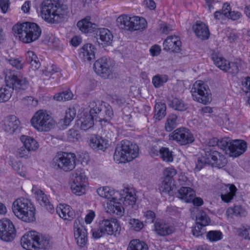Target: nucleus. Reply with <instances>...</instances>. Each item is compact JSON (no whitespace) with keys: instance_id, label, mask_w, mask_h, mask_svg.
Segmentation results:
<instances>
[{"instance_id":"774afa93","label":"nucleus","mask_w":250,"mask_h":250,"mask_svg":"<svg viewBox=\"0 0 250 250\" xmlns=\"http://www.w3.org/2000/svg\"><path fill=\"white\" fill-rule=\"evenodd\" d=\"M30 151L22 146L19 148L17 151V155L20 158L27 159L30 157Z\"/></svg>"},{"instance_id":"7c9ffc66","label":"nucleus","mask_w":250,"mask_h":250,"mask_svg":"<svg viewBox=\"0 0 250 250\" xmlns=\"http://www.w3.org/2000/svg\"><path fill=\"white\" fill-rule=\"evenodd\" d=\"M77 26L82 32L88 33L94 32L97 25L90 21L89 19L85 18L78 21Z\"/></svg>"},{"instance_id":"ddd939ff","label":"nucleus","mask_w":250,"mask_h":250,"mask_svg":"<svg viewBox=\"0 0 250 250\" xmlns=\"http://www.w3.org/2000/svg\"><path fill=\"white\" fill-rule=\"evenodd\" d=\"M16 236V229L11 220L5 218L0 221V237L1 240L9 242Z\"/></svg>"},{"instance_id":"9b49d317","label":"nucleus","mask_w":250,"mask_h":250,"mask_svg":"<svg viewBox=\"0 0 250 250\" xmlns=\"http://www.w3.org/2000/svg\"><path fill=\"white\" fill-rule=\"evenodd\" d=\"M5 80L7 85L11 86L12 88L25 90L29 86L27 79L13 70H7L5 72Z\"/></svg>"},{"instance_id":"473e14b6","label":"nucleus","mask_w":250,"mask_h":250,"mask_svg":"<svg viewBox=\"0 0 250 250\" xmlns=\"http://www.w3.org/2000/svg\"><path fill=\"white\" fill-rule=\"evenodd\" d=\"M168 105L175 110L184 111L188 109V104L182 99L177 97L169 99Z\"/></svg>"},{"instance_id":"f257e3e1","label":"nucleus","mask_w":250,"mask_h":250,"mask_svg":"<svg viewBox=\"0 0 250 250\" xmlns=\"http://www.w3.org/2000/svg\"><path fill=\"white\" fill-rule=\"evenodd\" d=\"M67 13L68 8L66 5L60 4L54 0H45L41 5V16L49 23L62 22Z\"/></svg>"},{"instance_id":"5fc2aeb1","label":"nucleus","mask_w":250,"mask_h":250,"mask_svg":"<svg viewBox=\"0 0 250 250\" xmlns=\"http://www.w3.org/2000/svg\"><path fill=\"white\" fill-rule=\"evenodd\" d=\"M7 62L17 69H21L23 68L24 63L22 58L10 57L6 59Z\"/></svg>"},{"instance_id":"39448f33","label":"nucleus","mask_w":250,"mask_h":250,"mask_svg":"<svg viewBox=\"0 0 250 250\" xmlns=\"http://www.w3.org/2000/svg\"><path fill=\"white\" fill-rule=\"evenodd\" d=\"M120 222L116 218H109L100 220L98 227L92 229L93 237L96 239L105 235L117 236L120 233Z\"/></svg>"},{"instance_id":"dca6fc26","label":"nucleus","mask_w":250,"mask_h":250,"mask_svg":"<svg viewBox=\"0 0 250 250\" xmlns=\"http://www.w3.org/2000/svg\"><path fill=\"white\" fill-rule=\"evenodd\" d=\"M154 230L158 235L166 236L172 234L175 229L171 224L163 220H159L155 222Z\"/></svg>"},{"instance_id":"3c124183","label":"nucleus","mask_w":250,"mask_h":250,"mask_svg":"<svg viewBox=\"0 0 250 250\" xmlns=\"http://www.w3.org/2000/svg\"><path fill=\"white\" fill-rule=\"evenodd\" d=\"M168 80V77L166 74H158L154 76L152 79V82L154 86L158 88L167 83Z\"/></svg>"},{"instance_id":"4be33fe9","label":"nucleus","mask_w":250,"mask_h":250,"mask_svg":"<svg viewBox=\"0 0 250 250\" xmlns=\"http://www.w3.org/2000/svg\"><path fill=\"white\" fill-rule=\"evenodd\" d=\"M89 146L94 149L104 150L108 146V141L103 137L96 135H91L88 141Z\"/></svg>"},{"instance_id":"de8ad7c7","label":"nucleus","mask_w":250,"mask_h":250,"mask_svg":"<svg viewBox=\"0 0 250 250\" xmlns=\"http://www.w3.org/2000/svg\"><path fill=\"white\" fill-rule=\"evenodd\" d=\"M13 89L11 86L7 85L0 88V103L7 101L11 97Z\"/></svg>"},{"instance_id":"2f4dec72","label":"nucleus","mask_w":250,"mask_h":250,"mask_svg":"<svg viewBox=\"0 0 250 250\" xmlns=\"http://www.w3.org/2000/svg\"><path fill=\"white\" fill-rule=\"evenodd\" d=\"M42 74L53 79L58 80L62 77L60 69L55 65H50L42 70Z\"/></svg>"},{"instance_id":"0eeeda50","label":"nucleus","mask_w":250,"mask_h":250,"mask_svg":"<svg viewBox=\"0 0 250 250\" xmlns=\"http://www.w3.org/2000/svg\"><path fill=\"white\" fill-rule=\"evenodd\" d=\"M87 178L81 169H77L72 173L71 189L72 192L78 196L86 193L88 187Z\"/></svg>"},{"instance_id":"4468645a","label":"nucleus","mask_w":250,"mask_h":250,"mask_svg":"<svg viewBox=\"0 0 250 250\" xmlns=\"http://www.w3.org/2000/svg\"><path fill=\"white\" fill-rule=\"evenodd\" d=\"M104 208L107 213L119 217L123 216L125 213V209L122 204L116 198L108 200L105 204Z\"/></svg>"},{"instance_id":"cd10ccee","label":"nucleus","mask_w":250,"mask_h":250,"mask_svg":"<svg viewBox=\"0 0 250 250\" xmlns=\"http://www.w3.org/2000/svg\"><path fill=\"white\" fill-rule=\"evenodd\" d=\"M20 121L14 115L8 116L4 120L3 128L9 133H14L18 128Z\"/></svg>"},{"instance_id":"f8f14e48","label":"nucleus","mask_w":250,"mask_h":250,"mask_svg":"<svg viewBox=\"0 0 250 250\" xmlns=\"http://www.w3.org/2000/svg\"><path fill=\"white\" fill-rule=\"evenodd\" d=\"M113 64L110 59L103 57L99 58L94 63L95 72L102 77L108 78L112 74Z\"/></svg>"},{"instance_id":"c03bdc74","label":"nucleus","mask_w":250,"mask_h":250,"mask_svg":"<svg viewBox=\"0 0 250 250\" xmlns=\"http://www.w3.org/2000/svg\"><path fill=\"white\" fill-rule=\"evenodd\" d=\"M26 61L30 63L33 70L38 69L40 66V63L36 54L32 51H28L26 55Z\"/></svg>"},{"instance_id":"c85d7f7f","label":"nucleus","mask_w":250,"mask_h":250,"mask_svg":"<svg viewBox=\"0 0 250 250\" xmlns=\"http://www.w3.org/2000/svg\"><path fill=\"white\" fill-rule=\"evenodd\" d=\"M195 196V192L189 187H182L177 193V197L186 203H190Z\"/></svg>"},{"instance_id":"393cba45","label":"nucleus","mask_w":250,"mask_h":250,"mask_svg":"<svg viewBox=\"0 0 250 250\" xmlns=\"http://www.w3.org/2000/svg\"><path fill=\"white\" fill-rule=\"evenodd\" d=\"M79 56L84 61H89L95 58V47L90 43L83 46L79 50Z\"/></svg>"},{"instance_id":"2eb2a0df","label":"nucleus","mask_w":250,"mask_h":250,"mask_svg":"<svg viewBox=\"0 0 250 250\" xmlns=\"http://www.w3.org/2000/svg\"><path fill=\"white\" fill-rule=\"evenodd\" d=\"M37 232L30 231L25 233L21 238L22 247L27 250H37Z\"/></svg>"},{"instance_id":"6e6552de","label":"nucleus","mask_w":250,"mask_h":250,"mask_svg":"<svg viewBox=\"0 0 250 250\" xmlns=\"http://www.w3.org/2000/svg\"><path fill=\"white\" fill-rule=\"evenodd\" d=\"M191 93L193 99L198 103L206 104L211 100L209 87L202 81L198 80L194 83Z\"/></svg>"},{"instance_id":"864d4df0","label":"nucleus","mask_w":250,"mask_h":250,"mask_svg":"<svg viewBox=\"0 0 250 250\" xmlns=\"http://www.w3.org/2000/svg\"><path fill=\"white\" fill-rule=\"evenodd\" d=\"M89 107H90L89 114L94 118L96 117V115H98L102 110L101 105L100 102H92L90 103Z\"/></svg>"},{"instance_id":"49530a36","label":"nucleus","mask_w":250,"mask_h":250,"mask_svg":"<svg viewBox=\"0 0 250 250\" xmlns=\"http://www.w3.org/2000/svg\"><path fill=\"white\" fill-rule=\"evenodd\" d=\"M127 250H148L146 243L139 239H133L129 243Z\"/></svg>"},{"instance_id":"412c9836","label":"nucleus","mask_w":250,"mask_h":250,"mask_svg":"<svg viewBox=\"0 0 250 250\" xmlns=\"http://www.w3.org/2000/svg\"><path fill=\"white\" fill-rule=\"evenodd\" d=\"M32 192L38 202L42 206L48 207L49 209L53 208L50 204L48 196L36 186H33Z\"/></svg>"},{"instance_id":"a211bd4d","label":"nucleus","mask_w":250,"mask_h":250,"mask_svg":"<svg viewBox=\"0 0 250 250\" xmlns=\"http://www.w3.org/2000/svg\"><path fill=\"white\" fill-rule=\"evenodd\" d=\"M96 36L99 44L104 46H109L112 43L113 35L107 28H99L97 31Z\"/></svg>"},{"instance_id":"8fccbe9b","label":"nucleus","mask_w":250,"mask_h":250,"mask_svg":"<svg viewBox=\"0 0 250 250\" xmlns=\"http://www.w3.org/2000/svg\"><path fill=\"white\" fill-rule=\"evenodd\" d=\"M218 152V151L212 149L206 148L205 151V154L203 156L204 162L207 163V164L212 166L214 159L216 158V157L218 156L216 154H215V153Z\"/></svg>"},{"instance_id":"6e6d98bb","label":"nucleus","mask_w":250,"mask_h":250,"mask_svg":"<svg viewBox=\"0 0 250 250\" xmlns=\"http://www.w3.org/2000/svg\"><path fill=\"white\" fill-rule=\"evenodd\" d=\"M217 156L216 158L214 159L212 167H216L219 168L223 167L227 164V160L225 155L220 152L215 153Z\"/></svg>"},{"instance_id":"ea45409f","label":"nucleus","mask_w":250,"mask_h":250,"mask_svg":"<svg viewBox=\"0 0 250 250\" xmlns=\"http://www.w3.org/2000/svg\"><path fill=\"white\" fill-rule=\"evenodd\" d=\"M132 20L131 30L144 29L147 26L146 21L143 17L133 16Z\"/></svg>"},{"instance_id":"69168bd1","label":"nucleus","mask_w":250,"mask_h":250,"mask_svg":"<svg viewBox=\"0 0 250 250\" xmlns=\"http://www.w3.org/2000/svg\"><path fill=\"white\" fill-rule=\"evenodd\" d=\"M81 135L78 131L74 128L69 130L67 133V139L69 141L74 142L79 139Z\"/></svg>"},{"instance_id":"f3484780","label":"nucleus","mask_w":250,"mask_h":250,"mask_svg":"<svg viewBox=\"0 0 250 250\" xmlns=\"http://www.w3.org/2000/svg\"><path fill=\"white\" fill-rule=\"evenodd\" d=\"M182 43L180 38L177 36H168L163 42L164 49L174 53H178L181 49Z\"/></svg>"},{"instance_id":"0e129e2a","label":"nucleus","mask_w":250,"mask_h":250,"mask_svg":"<svg viewBox=\"0 0 250 250\" xmlns=\"http://www.w3.org/2000/svg\"><path fill=\"white\" fill-rule=\"evenodd\" d=\"M219 111L220 112L218 114V117L220 121H218L219 123L226 125H229L232 122L230 120L229 115L222 109H219Z\"/></svg>"},{"instance_id":"e2e57ef3","label":"nucleus","mask_w":250,"mask_h":250,"mask_svg":"<svg viewBox=\"0 0 250 250\" xmlns=\"http://www.w3.org/2000/svg\"><path fill=\"white\" fill-rule=\"evenodd\" d=\"M238 235L245 239L250 240V226H244L237 230Z\"/></svg>"},{"instance_id":"603ef678","label":"nucleus","mask_w":250,"mask_h":250,"mask_svg":"<svg viewBox=\"0 0 250 250\" xmlns=\"http://www.w3.org/2000/svg\"><path fill=\"white\" fill-rule=\"evenodd\" d=\"M210 222V218L207 213L203 210H200L196 215V223L205 227L208 225Z\"/></svg>"},{"instance_id":"e433bc0d","label":"nucleus","mask_w":250,"mask_h":250,"mask_svg":"<svg viewBox=\"0 0 250 250\" xmlns=\"http://www.w3.org/2000/svg\"><path fill=\"white\" fill-rule=\"evenodd\" d=\"M76 114V110L74 108H69L66 110L64 118L60 121L59 124L61 125L63 128L67 127L73 120Z\"/></svg>"},{"instance_id":"37998d69","label":"nucleus","mask_w":250,"mask_h":250,"mask_svg":"<svg viewBox=\"0 0 250 250\" xmlns=\"http://www.w3.org/2000/svg\"><path fill=\"white\" fill-rule=\"evenodd\" d=\"M50 237L45 235H40L37 232V250L40 249H47L50 247Z\"/></svg>"},{"instance_id":"a19ab883","label":"nucleus","mask_w":250,"mask_h":250,"mask_svg":"<svg viewBox=\"0 0 250 250\" xmlns=\"http://www.w3.org/2000/svg\"><path fill=\"white\" fill-rule=\"evenodd\" d=\"M154 153L159 154L160 158L165 162H172L173 161L172 152L167 147H162L159 149H156Z\"/></svg>"},{"instance_id":"6ab92c4d","label":"nucleus","mask_w":250,"mask_h":250,"mask_svg":"<svg viewBox=\"0 0 250 250\" xmlns=\"http://www.w3.org/2000/svg\"><path fill=\"white\" fill-rule=\"evenodd\" d=\"M247 147V143L242 140H233L229 147V154L236 157L244 153Z\"/></svg>"},{"instance_id":"13d9d810","label":"nucleus","mask_w":250,"mask_h":250,"mask_svg":"<svg viewBox=\"0 0 250 250\" xmlns=\"http://www.w3.org/2000/svg\"><path fill=\"white\" fill-rule=\"evenodd\" d=\"M207 238L210 242H216L223 238V234L219 230H210L207 234Z\"/></svg>"},{"instance_id":"c756f323","label":"nucleus","mask_w":250,"mask_h":250,"mask_svg":"<svg viewBox=\"0 0 250 250\" xmlns=\"http://www.w3.org/2000/svg\"><path fill=\"white\" fill-rule=\"evenodd\" d=\"M9 165L20 176L25 178L29 177V171L26 167L22 165L21 161L12 159Z\"/></svg>"},{"instance_id":"79ce46f5","label":"nucleus","mask_w":250,"mask_h":250,"mask_svg":"<svg viewBox=\"0 0 250 250\" xmlns=\"http://www.w3.org/2000/svg\"><path fill=\"white\" fill-rule=\"evenodd\" d=\"M178 124V116L175 114H169L167 119L165 125L166 131L170 132L173 130Z\"/></svg>"},{"instance_id":"4c0bfd02","label":"nucleus","mask_w":250,"mask_h":250,"mask_svg":"<svg viewBox=\"0 0 250 250\" xmlns=\"http://www.w3.org/2000/svg\"><path fill=\"white\" fill-rule=\"evenodd\" d=\"M132 17L126 15H122L117 19L118 26L122 29L131 30Z\"/></svg>"},{"instance_id":"bf43d9fd","label":"nucleus","mask_w":250,"mask_h":250,"mask_svg":"<svg viewBox=\"0 0 250 250\" xmlns=\"http://www.w3.org/2000/svg\"><path fill=\"white\" fill-rule=\"evenodd\" d=\"M163 179L174 181L173 177L176 175L177 170L173 167H168L165 168L163 172Z\"/></svg>"},{"instance_id":"423d86ee","label":"nucleus","mask_w":250,"mask_h":250,"mask_svg":"<svg viewBox=\"0 0 250 250\" xmlns=\"http://www.w3.org/2000/svg\"><path fill=\"white\" fill-rule=\"evenodd\" d=\"M30 123L39 132H48L56 125V122L49 112L42 109L34 114L30 120Z\"/></svg>"},{"instance_id":"a878e982","label":"nucleus","mask_w":250,"mask_h":250,"mask_svg":"<svg viewBox=\"0 0 250 250\" xmlns=\"http://www.w3.org/2000/svg\"><path fill=\"white\" fill-rule=\"evenodd\" d=\"M193 30L199 38L206 40L209 38V31L208 26L202 22H196V24L193 26Z\"/></svg>"},{"instance_id":"4d7b16f0","label":"nucleus","mask_w":250,"mask_h":250,"mask_svg":"<svg viewBox=\"0 0 250 250\" xmlns=\"http://www.w3.org/2000/svg\"><path fill=\"white\" fill-rule=\"evenodd\" d=\"M244 210L239 206L229 208L226 211V214L228 217H232L233 216L243 215Z\"/></svg>"},{"instance_id":"5701e85b","label":"nucleus","mask_w":250,"mask_h":250,"mask_svg":"<svg viewBox=\"0 0 250 250\" xmlns=\"http://www.w3.org/2000/svg\"><path fill=\"white\" fill-rule=\"evenodd\" d=\"M56 211L59 216L64 220H71L75 216L74 210L66 204H60L56 208Z\"/></svg>"},{"instance_id":"bb28decb","label":"nucleus","mask_w":250,"mask_h":250,"mask_svg":"<svg viewBox=\"0 0 250 250\" xmlns=\"http://www.w3.org/2000/svg\"><path fill=\"white\" fill-rule=\"evenodd\" d=\"M221 197L225 202H230L235 195L237 188L233 185H223Z\"/></svg>"},{"instance_id":"b1692460","label":"nucleus","mask_w":250,"mask_h":250,"mask_svg":"<svg viewBox=\"0 0 250 250\" xmlns=\"http://www.w3.org/2000/svg\"><path fill=\"white\" fill-rule=\"evenodd\" d=\"M74 234L77 244L81 247L85 246L87 241L86 230L82 225H74Z\"/></svg>"},{"instance_id":"f704fd0d","label":"nucleus","mask_w":250,"mask_h":250,"mask_svg":"<svg viewBox=\"0 0 250 250\" xmlns=\"http://www.w3.org/2000/svg\"><path fill=\"white\" fill-rule=\"evenodd\" d=\"M20 140L24 147L30 152L36 151L39 147L38 142L32 137L22 135L20 137Z\"/></svg>"},{"instance_id":"72a5a7b5","label":"nucleus","mask_w":250,"mask_h":250,"mask_svg":"<svg viewBox=\"0 0 250 250\" xmlns=\"http://www.w3.org/2000/svg\"><path fill=\"white\" fill-rule=\"evenodd\" d=\"M94 119L91 115H83L77 121V125L82 130H86L94 125Z\"/></svg>"},{"instance_id":"338daca9","label":"nucleus","mask_w":250,"mask_h":250,"mask_svg":"<svg viewBox=\"0 0 250 250\" xmlns=\"http://www.w3.org/2000/svg\"><path fill=\"white\" fill-rule=\"evenodd\" d=\"M241 61L240 60H237L234 62L230 63V67L228 68L229 72L235 74L237 73L239 68L241 67Z\"/></svg>"},{"instance_id":"20e7f679","label":"nucleus","mask_w":250,"mask_h":250,"mask_svg":"<svg viewBox=\"0 0 250 250\" xmlns=\"http://www.w3.org/2000/svg\"><path fill=\"white\" fill-rule=\"evenodd\" d=\"M12 209L14 215L25 222H32L35 220V208L29 199L21 197L15 200Z\"/></svg>"},{"instance_id":"680f3d73","label":"nucleus","mask_w":250,"mask_h":250,"mask_svg":"<svg viewBox=\"0 0 250 250\" xmlns=\"http://www.w3.org/2000/svg\"><path fill=\"white\" fill-rule=\"evenodd\" d=\"M232 140L229 137H224L218 141L217 144L219 147L224 150H229Z\"/></svg>"},{"instance_id":"58836bf2","label":"nucleus","mask_w":250,"mask_h":250,"mask_svg":"<svg viewBox=\"0 0 250 250\" xmlns=\"http://www.w3.org/2000/svg\"><path fill=\"white\" fill-rule=\"evenodd\" d=\"M97 193L100 196L107 199L108 200H113L115 198L114 197L116 193L115 190L108 187H103L98 188L97 189Z\"/></svg>"},{"instance_id":"09e8293b","label":"nucleus","mask_w":250,"mask_h":250,"mask_svg":"<svg viewBox=\"0 0 250 250\" xmlns=\"http://www.w3.org/2000/svg\"><path fill=\"white\" fill-rule=\"evenodd\" d=\"M166 114V105L165 104L158 103L155 105L154 118L157 120H160L163 118Z\"/></svg>"},{"instance_id":"a18cd8bd","label":"nucleus","mask_w":250,"mask_h":250,"mask_svg":"<svg viewBox=\"0 0 250 250\" xmlns=\"http://www.w3.org/2000/svg\"><path fill=\"white\" fill-rule=\"evenodd\" d=\"M174 187V181L163 179L159 187V190L161 193L170 194V192L173 189Z\"/></svg>"},{"instance_id":"1a4fd4ad","label":"nucleus","mask_w":250,"mask_h":250,"mask_svg":"<svg viewBox=\"0 0 250 250\" xmlns=\"http://www.w3.org/2000/svg\"><path fill=\"white\" fill-rule=\"evenodd\" d=\"M75 154L72 153L59 152L53 158L55 166L65 171H71L75 167Z\"/></svg>"},{"instance_id":"c9c22d12","label":"nucleus","mask_w":250,"mask_h":250,"mask_svg":"<svg viewBox=\"0 0 250 250\" xmlns=\"http://www.w3.org/2000/svg\"><path fill=\"white\" fill-rule=\"evenodd\" d=\"M212 59L215 65L223 71H227L230 67V62L217 53L212 54Z\"/></svg>"},{"instance_id":"7ed1b4c3","label":"nucleus","mask_w":250,"mask_h":250,"mask_svg":"<svg viewBox=\"0 0 250 250\" xmlns=\"http://www.w3.org/2000/svg\"><path fill=\"white\" fill-rule=\"evenodd\" d=\"M139 146L126 140L122 141L115 148L113 155L114 161L118 164L126 163L138 156Z\"/></svg>"},{"instance_id":"f03ea898","label":"nucleus","mask_w":250,"mask_h":250,"mask_svg":"<svg viewBox=\"0 0 250 250\" xmlns=\"http://www.w3.org/2000/svg\"><path fill=\"white\" fill-rule=\"evenodd\" d=\"M15 36L24 43L36 41L41 36L42 30L36 23L24 22L18 23L13 27Z\"/></svg>"},{"instance_id":"052dcab7","label":"nucleus","mask_w":250,"mask_h":250,"mask_svg":"<svg viewBox=\"0 0 250 250\" xmlns=\"http://www.w3.org/2000/svg\"><path fill=\"white\" fill-rule=\"evenodd\" d=\"M130 228L136 231H139L144 228L143 222L138 219L131 218L129 221Z\"/></svg>"},{"instance_id":"aec40b11","label":"nucleus","mask_w":250,"mask_h":250,"mask_svg":"<svg viewBox=\"0 0 250 250\" xmlns=\"http://www.w3.org/2000/svg\"><path fill=\"white\" fill-rule=\"evenodd\" d=\"M121 195L124 198V204L125 206L133 207L136 202L135 189L132 187H125L121 191Z\"/></svg>"},{"instance_id":"9d476101","label":"nucleus","mask_w":250,"mask_h":250,"mask_svg":"<svg viewBox=\"0 0 250 250\" xmlns=\"http://www.w3.org/2000/svg\"><path fill=\"white\" fill-rule=\"evenodd\" d=\"M169 139L176 142L181 146L191 144L195 138L191 131L186 127H179L169 135Z\"/></svg>"}]
</instances>
